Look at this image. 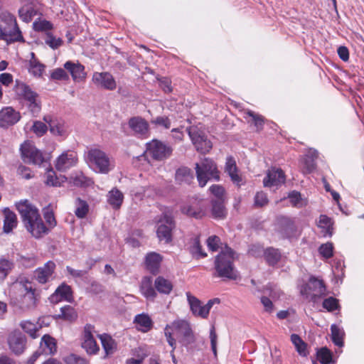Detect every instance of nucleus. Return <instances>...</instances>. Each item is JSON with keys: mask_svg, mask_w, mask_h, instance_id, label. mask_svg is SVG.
<instances>
[{"mask_svg": "<svg viewBox=\"0 0 364 364\" xmlns=\"http://www.w3.org/2000/svg\"><path fill=\"white\" fill-rule=\"evenodd\" d=\"M164 334L168 343L172 347L173 350L176 348V337L183 346H188L195 341V337L189 323L185 320H176L171 323L166 325L164 329Z\"/></svg>", "mask_w": 364, "mask_h": 364, "instance_id": "obj_2", "label": "nucleus"}, {"mask_svg": "<svg viewBox=\"0 0 364 364\" xmlns=\"http://www.w3.org/2000/svg\"><path fill=\"white\" fill-rule=\"evenodd\" d=\"M181 210L184 214L195 218H200L203 215V211L196 210L193 207L189 205H184Z\"/></svg>", "mask_w": 364, "mask_h": 364, "instance_id": "obj_53", "label": "nucleus"}, {"mask_svg": "<svg viewBox=\"0 0 364 364\" xmlns=\"http://www.w3.org/2000/svg\"><path fill=\"white\" fill-rule=\"evenodd\" d=\"M19 17L25 22H30L37 14V11L31 5H24L18 10Z\"/></svg>", "mask_w": 364, "mask_h": 364, "instance_id": "obj_42", "label": "nucleus"}, {"mask_svg": "<svg viewBox=\"0 0 364 364\" xmlns=\"http://www.w3.org/2000/svg\"><path fill=\"white\" fill-rule=\"evenodd\" d=\"M151 122L157 126L164 127L165 129H169L171 127V120L167 117H157L152 120Z\"/></svg>", "mask_w": 364, "mask_h": 364, "instance_id": "obj_61", "label": "nucleus"}, {"mask_svg": "<svg viewBox=\"0 0 364 364\" xmlns=\"http://www.w3.org/2000/svg\"><path fill=\"white\" fill-rule=\"evenodd\" d=\"M285 182V174L281 168H272L268 171L263 180L266 187L277 186Z\"/></svg>", "mask_w": 364, "mask_h": 364, "instance_id": "obj_20", "label": "nucleus"}, {"mask_svg": "<svg viewBox=\"0 0 364 364\" xmlns=\"http://www.w3.org/2000/svg\"><path fill=\"white\" fill-rule=\"evenodd\" d=\"M53 24L46 20L35 21L33 23V28L37 31H47L51 30Z\"/></svg>", "mask_w": 364, "mask_h": 364, "instance_id": "obj_55", "label": "nucleus"}, {"mask_svg": "<svg viewBox=\"0 0 364 364\" xmlns=\"http://www.w3.org/2000/svg\"><path fill=\"white\" fill-rule=\"evenodd\" d=\"M291 341L294 345L298 353L301 356L308 355L307 344L301 338V337L295 333L291 336Z\"/></svg>", "mask_w": 364, "mask_h": 364, "instance_id": "obj_40", "label": "nucleus"}, {"mask_svg": "<svg viewBox=\"0 0 364 364\" xmlns=\"http://www.w3.org/2000/svg\"><path fill=\"white\" fill-rule=\"evenodd\" d=\"M58 317L67 321H73L76 318L77 314L73 307L65 305L60 308V314Z\"/></svg>", "mask_w": 364, "mask_h": 364, "instance_id": "obj_47", "label": "nucleus"}, {"mask_svg": "<svg viewBox=\"0 0 364 364\" xmlns=\"http://www.w3.org/2000/svg\"><path fill=\"white\" fill-rule=\"evenodd\" d=\"M38 301V299L36 294L24 293L19 298L12 301V304L16 311L26 312L35 309L37 306Z\"/></svg>", "mask_w": 364, "mask_h": 364, "instance_id": "obj_12", "label": "nucleus"}, {"mask_svg": "<svg viewBox=\"0 0 364 364\" xmlns=\"http://www.w3.org/2000/svg\"><path fill=\"white\" fill-rule=\"evenodd\" d=\"M46 43L50 48L56 49L62 45L63 41L61 38H55L53 35L48 33L46 39Z\"/></svg>", "mask_w": 364, "mask_h": 364, "instance_id": "obj_58", "label": "nucleus"}, {"mask_svg": "<svg viewBox=\"0 0 364 364\" xmlns=\"http://www.w3.org/2000/svg\"><path fill=\"white\" fill-rule=\"evenodd\" d=\"M154 287L157 291L164 294H169L173 289L171 282L161 276L156 278Z\"/></svg>", "mask_w": 364, "mask_h": 364, "instance_id": "obj_35", "label": "nucleus"}, {"mask_svg": "<svg viewBox=\"0 0 364 364\" xmlns=\"http://www.w3.org/2000/svg\"><path fill=\"white\" fill-rule=\"evenodd\" d=\"M175 178L176 181L180 184L190 183L193 178L191 170L186 167L178 168L176 172Z\"/></svg>", "mask_w": 364, "mask_h": 364, "instance_id": "obj_41", "label": "nucleus"}, {"mask_svg": "<svg viewBox=\"0 0 364 364\" xmlns=\"http://www.w3.org/2000/svg\"><path fill=\"white\" fill-rule=\"evenodd\" d=\"M289 198L292 206L296 208L302 207V200L300 193L296 191H293L289 195Z\"/></svg>", "mask_w": 364, "mask_h": 364, "instance_id": "obj_56", "label": "nucleus"}, {"mask_svg": "<svg viewBox=\"0 0 364 364\" xmlns=\"http://www.w3.org/2000/svg\"><path fill=\"white\" fill-rule=\"evenodd\" d=\"M66 270L73 278H82L87 273V270L75 269L69 266L66 267Z\"/></svg>", "mask_w": 364, "mask_h": 364, "instance_id": "obj_64", "label": "nucleus"}, {"mask_svg": "<svg viewBox=\"0 0 364 364\" xmlns=\"http://www.w3.org/2000/svg\"><path fill=\"white\" fill-rule=\"evenodd\" d=\"M162 257L156 252H149L146 255L145 264L147 270L154 275L159 272Z\"/></svg>", "mask_w": 364, "mask_h": 364, "instance_id": "obj_25", "label": "nucleus"}, {"mask_svg": "<svg viewBox=\"0 0 364 364\" xmlns=\"http://www.w3.org/2000/svg\"><path fill=\"white\" fill-rule=\"evenodd\" d=\"M326 288L323 280L314 277L309 279V283L302 287L301 294L305 295L313 302H316L319 298L326 295Z\"/></svg>", "mask_w": 364, "mask_h": 364, "instance_id": "obj_8", "label": "nucleus"}, {"mask_svg": "<svg viewBox=\"0 0 364 364\" xmlns=\"http://www.w3.org/2000/svg\"><path fill=\"white\" fill-rule=\"evenodd\" d=\"M21 119V114L11 107H6L0 111V127H8L17 123Z\"/></svg>", "mask_w": 364, "mask_h": 364, "instance_id": "obj_16", "label": "nucleus"}, {"mask_svg": "<svg viewBox=\"0 0 364 364\" xmlns=\"http://www.w3.org/2000/svg\"><path fill=\"white\" fill-rule=\"evenodd\" d=\"M77 162V154L74 151H67L57 158L55 165L58 171L64 172L75 166Z\"/></svg>", "mask_w": 364, "mask_h": 364, "instance_id": "obj_14", "label": "nucleus"}, {"mask_svg": "<svg viewBox=\"0 0 364 364\" xmlns=\"http://www.w3.org/2000/svg\"><path fill=\"white\" fill-rule=\"evenodd\" d=\"M14 267V264L11 260L1 258L0 259V279H4L11 272Z\"/></svg>", "mask_w": 364, "mask_h": 364, "instance_id": "obj_46", "label": "nucleus"}, {"mask_svg": "<svg viewBox=\"0 0 364 364\" xmlns=\"http://www.w3.org/2000/svg\"><path fill=\"white\" fill-rule=\"evenodd\" d=\"M316 355L317 360L321 364H331L333 363V353L327 347L318 348Z\"/></svg>", "mask_w": 364, "mask_h": 364, "instance_id": "obj_38", "label": "nucleus"}, {"mask_svg": "<svg viewBox=\"0 0 364 364\" xmlns=\"http://www.w3.org/2000/svg\"><path fill=\"white\" fill-rule=\"evenodd\" d=\"M316 169V164L312 159H306L304 161L303 172L310 173Z\"/></svg>", "mask_w": 364, "mask_h": 364, "instance_id": "obj_63", "label": "nucleus"}, {"mask_svg": "<svg viewBox=\"0 0 364 364\" xmlns=\"http://www.w3.org/2000/svg\"><path fill=\"white\" fill-rule=\"evenodd\" d=\"M15 92L16 95L23 99L33 114H38L41 110V102L38 94L24 82L16 80Z\"/></svg>", "mask_w": 364, "mask_h": 364, "instance_id": "obj_6", "label": "nucleus"}, {"mask_svg": "<svg viewBox=\"0 0 364 364\" xmlns=\"http://www.w3.org/2000/svg\"><path fill=\"white\" fill-rule=\"evenodd\" d=\"M47 125L41 121L34 122L32 126V131L38 136H43L47 132Z\"/></svg>", "mask_w": 364, "mask_h": 364, "instance_id": "obj_54", "label": "nucleus"}, {"mask_svg": "<svg viewBox=\"0 0 364 364\" xmlns=\"http://www.w3.org/2000/svg\"><path fill=\"white\" fill-rule=\"evenodd\" d=\"M56 265L53 261H48L43 267L37 268L34 271V277L41 284L48 282L55 272Z\"/></svg>", "mask_w": 364, "mask_h": 364, "instance_id": "obj_15", "label": "nucleus"}, {"mask_svg": "<svg viewBox=\"0 0 364 364\" xmlns=\"http://www.w3.org/2000/svg\"><path fill=\"white\" fill-rule=\"evenodd\" d=\"M16 206L26 230L33 236L38 238L47 232L48 229L41 218L38 210L34 205L25 200L17 203Z\"/></svg>", "mask_w": 364, "mask_h": 364, "instance_id": "obj_1", "label": "nucleus"}, {"mask_svg": "<svg viewBox=\"0 0 364 364\" xmlns=\"http://www.w3.org/2000/svg\"><path fill=\"white\" fill-rule=\"evenodd\" d=\"M147 151L154 159L161 161L169 157L173 149L160 141L153 140L147 144Z\"/></svg>", "mask_w": 364, "mask_h": 364, "instance_id": "obj_11", "label": "nucleus"}, {"mask_svg": "<svg viewBox=\"0 0 364 364\" xmlns=\"http://www.w3.org/2000/svg\"><path fill=\"white\" fill-rule=\"evenodd\" d=\"M26 339L21 332H14L9 338L11 350L16 355L21 354L26 348Z\"/></svg>", "mask_w": 364, "mask_h": 364, "instance_id": "obj_24", "label": "nucleus"}, {"mask_svg": "<svg viewBox=\"0 0 364 364\" xmlns=\"http://www.w3.org/2000/svg\"><path fill=\"white\" fill-rule=\"evenodd\" d=\"M212 215L215 218H224L225 216V207L223 200H212Z\"/></svg>", "mask_w": 364, "mask_h": 364, "instance_id": "obj_43", "label": "nucleus"}, {"mask_svg": "<svg viewBox=\"0 0 364 364\" xmlns=\"http://www.w3.org/2000/svg\"><path fill=\"white\" fill-rule=\"evenodd\" d=\"M247 117L251 118V120H248L247 122L254 124L257 132H260L263 129L265 119L262 115L255 113L252 110H248L245 112L244 117L247 119Z\"/></svg>", "mask_w": 364, "mask_h": 364, "instance_id": "obj_36", "label": "nucleus"}, {"mask_svg": "<svg viewBox=\"0 0 364 364\" xmlns=\"http://www.w3.org/2000/svg\"><path fill=\"white\" fill-rule=\"evenodd\" d=\"M196 176L201 187L206 185L208 180H219L218 171L214 161L205 158L200 163L196 164Z\"/></svg>", "mask_w": 364, "mask_h": 364, "instance_id": "obj_7", "label": "nucleus"}, {"mask_svg": "<svg viewBox=\"0 0 364 364\" xmlns=\"http://www.w3.org/2000/svg\"><path fill=\"white\" fill-rule=\"evenodd\" d=\"M263 255L267 264L272 267L277 265L282 258L280 250L272 247L265 249Z\"/></svg>", "mask_w": 364, "mask_h": 364, "instance_id": "obj_32", "label": "nucleus"}, {"mask_svg": "<svg viewBox=\"0 0 364 364\" xmlns=\"http://www.w3.org/2000/svg\"><path fill=\"white\" fill-rule=\"evenodd\" d=\"M220 243V239L216 235L210 236L207 239L208 247L213 252H215L218 250Z\"/></svg>", "mask_w": 364, "mask_h": 364, "instance_id": "obj_57", "label": "nucleus"}, {"mask_svg": "<svg viewBox=\"0 0 364 364\" xmlns=\"http://www.w3.org/2000/svg\"><path fill=\"white\" fill-rule=\"evenodd\" d=\"M322 305L324 309L330 312L337 310L340 307L338 300L332 296L325 299Z\"/></svg>", "mask_w": 364, "mask_h": 364, "instance_id": "obj_50", "label": "nucleus"}, {"mask_svg": "<svg viewBox=\"0 0 364 364\" xmlns=\"http://www.w3.org/2000/svg\"><path fill=\"white\" fill-rule=\"evenodd\" d=\"M318 252L323 257L326 259L331 258L333 256V243L326 242L325 244H322L318 248Z\"/></svg>", "mask_w": 364, "mask_h": 364, "instance_id": "obj_49", "label": "nucleus"}, {"mask_svg": "<svg viewBox=\"0 0 364 364\" xmlns=\"http://www.w3.org/2000/svg\"><path fill=\"white\" fill-rule=\"evenodd\" d=\"M333 222L332 219L326 215H321L318 223V227L322 229V234L324 237H331L333 230Z\"/></svg>", "mask_w": 364, "mask_h": 364, "instance_id": "obj_34", "label": "nucleus"}, {"mask_svg": "<svg viewBox=\"0 0 364 364\" xmlns=\"http://www.w3.org/2000/svg\"><path fill=\"white\" fill-rule=\"evenodd\" d=\"M187 300L190 305L191 310L195 316L205 318L209 314L208 307L206 304L202 306L200 301L190 292H186Z\"/></svg>", "mask_w": 364, "mask_h": 364, "instance_id": "obj_23", "label": "nucleus"}, {"mask_svg": "<svg viewBox=\"0 0 364 364\" xmlns=\"http://www.w3.org/2000/svg\"><path fill=\"white\" fill-rule=\"evenodd\" d=\"M85 160L96 173L107 174L114 168L113 161L102 149L93 147L86 152Z\"/></svg>", "mask_w": 364, "mask_h": 364, "instance_id": "obj_3", "label": "nucleus"}, {"mask_svg": "<svg viewBox=\"0 0 364 364\" xmlns=\"http://www.w3.org/2000/svg\"><path fill=\"white\" fill-rule=\"evenodd\" d=\"M92 81L97 86L107 90H114L117 87L114 78L107 72L95 73L92 76Z\"/></svg>", "mask_w": 364, "mask_h": 364, "instance_id": "obj_17", "label": "nucleus"}, {"mask_svg": "<svg viewBox=\"0 0 364 364\" xmlns=\"http://www.w3.org/2000/svg\"><path fill=\"white\" fill-rule=\"evenodd\" d=\"M93 329L94 327L90 324H87L84 328L82 347L85 349L89 354H95L99 350V347L92 334Z\"/></svg>", "mask_w": 364, "mask_h": 364, "instance_id": "obj_19", "label": "nucleus"}, {"mask_svg": "<svg viewBox=\"0 0 364 364\" xmlns=\"http://www.w3.org/2000/svg\"><path fill=\"white\" fill-rule=\"evenodd\" d=\"M67 180L65 176L58 177L55 172L52 169H48L46 173V183L50 186H60L63 183Z\"/></svg>", "mask_w": 364, "mask_h": 364, "instance_id": "obj_37", "label": "nucleus"}, {"mask_svg": "<svg viewBox=\"0 0 364 364\" xmlns=\"http://www.w3.org/2000/svg\"><path fill=\"white\" fill-rule=\"evenodd\" d=\"M229 176L232 183L238 188L245 183V178L236 166L235 161L231 157H229Z\"/></svg>", "mask_w": 364, "mask_h": 364, "instance_id": "obj_29", "label": "nucleus"}, {"mask_svg": "<svg viewBox=\"0 0 364 364\" xmlns=\"http://www.w3.org/2000/svg\"><path fill=\"white\" fill-rule=\"evenodd\" d=\"M268 203L267 194L263 191L257 192L255 196V205L262 207Z\"/></svg>", "mask_w": 364, "mask_h": 364, "instance_id": "obj_59", "label": "nucleus"}, {"mask_svg": "<svg viewBox=\"0 0 364 364\" xmlns=\"http://www.w3.org/2000/svg\"><path fill=\"white\" fill-rule=\"evenodd\" d=\"M188 134L196 151L200 154L208 153L213 147L204 126L202 124L191 125L186 128Z\"/></svg>", "mask_w": 364, "mask_h": 364, "instance_id": "obj_5", "label": "nucleus"}, {"mask_svg": "<svg viewBox=\"0 0 364 364\" xmlns=\"http://www.w3.org/2000/svg\"><path fill=\"white\" fill-rule=\"evenodd\" d=\"M131 134L139 138H146L149 133V124L141 117H132L128 121Z\"/></svg>", "mask_w": 364, "mask_h": 364, "instance_id": "obj_13", "label": "nucleus"}, {"mask_svg": "<svg viewBox=\"0 0 364 364\" xmlns=\"http://www.w3.org/2000/svg\"><path fill=\"white\" fill-rule=\"evenodd\" d=\"M73 299V291L71 287L65 283L61 284L50 295L49 300L53 304H57L60 301H70Z\"/></svg>", "mask_w": 364, "mask_h": 364, "instance_id": "obj_21", "label": "nucleus"}, {"mask_svg": "<svg viewBox=\"0 0 364 364\" xmlns=\"http://www.w3.org/2000/svg\"><path fill=\"white\" fill-rule=\"evenodd\" d=\"M4 226L3 230L5 233H10L17 227L18 220L16 215L9 208H5L3 210Z\"/></svg>", "mask_w": 364, "mask_h": 364, "instance_id": "obj_26", "label": "nucleus"}, {"mask_svg": "<svg viewBox=\"0 0 364 364\" xmlns=\"http://www.w3.org/2000/svg\"><path fill=\"white\" fill-rule=\"evenodd\" d=\"M64 69L68 70L75 82H81L85 80L87 73L85 71V66L78 61L73 62L68 60L65 63Z\"/></svg>", "mask_w": 364, "mask_h": 364, "instance_id": "obj_18", "label": "nucleus"}, {"mask_svg": "<svg viewBox=\"0 0 364 364\" xmlns=\"http://www.w3.org/2000/svg\"><path fill=\"white\" fill-rule=\"evenodd\" d=\"M175 228V223L173 218L164 214L159 220V226L156 230L157 237L160 241L168 243L172 240V231Z\"/></svg>", "mask_w": 364, "mask_h": 364, "instance_id": "obj_10", "label": "nucleus"}, {"mask_svg": "<svg viewBox=\"0 0 364 364\" xmlns=\"http://www.w3.org/2000/svg\"><path fill=\"white\" fill-rule=\"evenodd\" d=\"M100 338L102 343V346L107 354L111 353L114 348V341L110 336L104 333L100 335Z\"/></svg>", "mask_w": 364, "mask_h": 364, "instance_id": "obj_48", "label": "nucleus"}, {"mask_svg": "<svg viewBox=\"0 0 364 364\" xmlns=\"http://www.w3.org/2000/svg\"><path fill=\"white\" fill-rule=\"evenodd\" d=\"M46 66L40 63L38 59H31L29 61V73L35 77L42 76Z\"/></svg>", "mask_w": 364, "mask_h": 364, "instance_id": "obj_44", "label": "nucleus"}, {"mask_svg": "<svg viewBox=\"0 0 364 364\" xmlns=\"http://www.w3.org/2000/svg\"><path fill=\"white\" fill-rule=\"evenodd\" d=\"M141 294L148 299L154 300L156 296V292L153 287V280L151 277H144L140 284Z\"/></svg>", "mask_w": 364, "mask_h": 364, "instance_id": "obj_28", "label": "nucleus"}, {"mask_svg": "<svg viewBox=\"0 0 364 364\" xmlns=\"http://www.w3.org/2000/svg\"><path fill=\"white\" fill-rule=\"evenodd\" d=\"M20 151L22 159L25 163L41 165L45 161L43 153L31 142L25 141L22 144Z\"/></svg>", "mask_w": 364, "mask_h": 364, "instance_id": "obj_9", "label": "nucleus"}, {"mask_svg": "<svg viewBox=\"0 0 364 364\" xmlns=\"http://www.w3.org/2000/svg\"><path fill=\"white\" fill-rule=\"evenodd\" d=\"M21 328L24 331L28 333L32 338H35L37 336V328L36 326L30 321H23L21 323Z\"/></svg>", "mask_w": 364, "mask_h": 364, "instance_id": "obj_51", "label": "nucleus"}, {"mask_svg": "<svg viewBox=\"0 0 364 364\" xmlns=\"http://www.w3.org/2000/svg\"><path fill=\"white\" fill-rule=\"evenodd\" d=\"M214 268L215 270L214 276L228 278V252L226 250H222L215 257Z\"/></svg>", "mask_w": 364, "mask_h": 364, "instance_id": "obj_22", "label": "nucleus"}, {"mask_svg": "<svg viewBox=\"0 0 364 364\" xmlns=\"http://www.w3.org/2000/svg\"><path fill=\"white\" fill-rule=\"evenodd\" d=\"M331 340L333 343L338 347H343L344 345L343 338L345 336L344 331L336 324L331 326Z\"/></svg>", "mask_w": 364, "mask_h": 364, "instance_id": "obj_39", "label": "nucleus"}, {"mask_svg": "<svg viewBox=\"0 0 364 364\" xmlns=\"http://www.w3.org/2000/svg\"><path fill=\"white\" fill-rule=\"evenodd\" d=\"M69 181L73 186L81 188L88 187L93 183L92 179L85 176L81 171L73 173Z\"/></svg>", "mask_w": 364, "mask_h": 364, "instance_id": "obj_31", "label": "nucleus"}, {"mask_svg": "<svg viewBox=\"0 0 364 364\" xmlns=\"http://www.w3.org/2000/svg\"><path fill=\"white\" fill-rule=\"evenodd\" d=\"M75 214L78 218H84L88 211H89V205L85 200L77 198L75 200Z\"/></svg>", "mask_w": 364, "mask_h": 364, "instance_id": "obj_45", "label": "nucleus"}, {"mask_svg": "<svg viewBox=\"0 0 364 364\" xmlns=\"http://www.w3.org/2000/svg\"><path fill=\"white\" fill-rule=\"evenodd\" d=\"M0 40L7 43L23 41L16 17L9 12L0 14Z\"/></svg>", "mask_w": 364, "mask_h": 364, "instance_id": "obj_4", "label": "nucleus"}, {"mask_svg": "<svg viewBox=\"0 0 364 364\" xmlns=\"http://www.w3.org/2000/svg\"><path fill=\"white\" fill-rule=\"evenodd\" d=\"M210 191L216 197L215 200H223L225 189L221 186L213 185L210 187Z\"/></svg>", "mask_w": 364, "mask_h": 364, "instance_id": "obj_62", "label": "nucleus"}, {"mask_svg": "<svg viewBox=\"0 0 364 364\" xmlns=\"http://www.w3.org/2000/svg\"><path fill=\"white\" fill-rule=\"evenodd\" d=\"M124 200L123 193L117 188H112L107 193V202L114 208L119 209Z\"/></svg>", "mask_w": 364, "mask_h": 364, "instance_id": "obj_33", "label": "nucleus"}, {"mask_svg": "<svg viewBox=\"0 0 364 364\" xmlns=\"http://www.w3.org/2000/svg\"><path fill=\"white\" fill-rule=\"evenodd\" d=\"M38 350L41 351L42 354H55L57 351V346L55 338L49 335H44L41 338Z\"/></svg>", "mask_w": 364, "mask_h": 364, "instance_id": "obj_27", "label": "nucleus"}, {"mask_svg": "<svg viewBox=\"0 0 364 364\" xmlns=\"http://www.w3.org/2000/svg\"><path fill=\"white\" fill-rule=\"evenodd\" d=\"M65 362L66 364H88L87 360L74 354L68 355L65 358Z\"/></svg>", "mask_w": 364, "mask_h": 364, "instance_id": "obj_60", "label": "nucleus"}, {"mask_svg": "<svg viewBox=\"0 0 364 364\" xmlns=\"http://www.w3.org/2000/svg\"><path fill=\"white\" fill-rule=\"evenodd\" d=\"M134 322L136 328L144 333L150 331L153 326V321L148 314H141L135 316Z\"/></svg>", "mask_w": 364, "mask_h": 364, "instance_id": "obj_30", "label": "nucleus"}, {"mask_svg": "<svg viewBox=\"0 0 364 364\" xmlns=\"http://www.w3.org/2000/svg\"><path fill=\"white\" fill-rule=\"evenodd\" d=\"M50 78L55 80H68L69 75L63 68H56L52 72Z\"/></svg>", "mask_w": 364, "mask_h": 364, "instance_id": "obj_52", "label": "nucleus"}]
</instances>
